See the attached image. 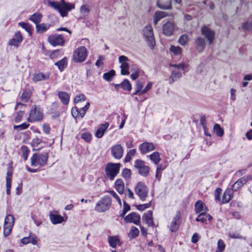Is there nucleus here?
<instances>
[{"label":"nucleus","instance_id":"nucleus-35","mask_svg":"<svg viewBox=\"0 0 252 252\" xmlns=\"http://www.w3.org/2000/svg\"><path fill=\"white\" fill-rule=\"evenodd\" d=\"M125 185L122 179H117L115 182V189L121 194L124 193Z\"/></svg>","mask_w":252,"mask_h":252},{"label":"nucleus","instance_id":"nucleus-16","mask_svg":"<svg viewBox=\"0 0 252 252\" xmlns=\"http://www.w3.org/2000/svg\"><path fill=\"white\" fill-rule=\"evenodd\" d=\"M180 219L181 213L177 211L169 226V229L172 232H176L178 229L180 224Z\"/></svg>","mask_w":252,"mask_h":252},{"label":"nucleus","instance_id":"nucleus-32","mask_svg":"<svg viewBox=\"0 0 252 252\" xmlns=\"http://www.w3.org/2000/svg\"><path fill=\"white\" fill-rule=\"evenodd\" d=\"M195 43L197 51L199 52H202L205 47V43L204 38L198 37L195 40Z\"/></svg>","mask_w":252,"mask_h":252},{"label":"nucleus","instance_id":"nucleus-41","mask_svg":"<svg viewBox=\"0 0 252 252\" xmlns=\"http://www.w3.org/2000/svg\"><path fill=\"white\" fill-rule=\"evenodd\" d=\"M115 75V72L114 70L105 73L103 75V79L107 81H110Z\"/></svg>","mask_w":252,"mask_h":252},{"label":"nucleus","instance_id":"nucleus-6","mask_svg":"<svg viewBox=\"0 0 252 252\" xmlns=\"http://www.w3.org/2000/svg\"><path fill=\"white\" fill-rule=\"evenodd\" d=\"M170 66L174 68L170 77V83H172L182 77L186 65L184 63H180L178 64H171Z\"/></svg>","mask_w":252,"mask_h":252},{"label":"nucleus","instance_id":"nucleus-55","mask_svg":"<svg viewBox=\"0 0 252 252\" xmlns=\"http://www.w3.org/2000/svg\"><path fill=\"white\" fill-rule=\"evenodd\" d=\"M188 41V36L186 34L181 35L179 39V42L182 45H185Z\"/></svg>","mask_w":252,"mask_h":252},{"label":"nucleus","instance_id":"nucleus-43","mask_svg":"<svg viewBox=\"0 0 252 252\" xmlns=\"http://www.w3.org/2000/svg\"><path fill=\"white\" fill-rule=\"evenodd\" d=\"M135 153V149H132L129 150L126 156V158H125V161L126 162H129L131 159V157L134 156Z\"/></svg>","mask_w":252,"mask_h":252},{"label":"nucleus","instance_id":"nucleus-40","mask_svg":"<svg viewBox=\"0 0 252 252\" xmlns=\"http://www.w3.org/2000/svg\"><path fill=\"white\" fill-rule=\"evenodd\" d=\"M19 25L29 33L30 36L32 35V29L31 25L24 22H20Z\"/></svg>","mask_w":252,"mask_h":252},{"label":"nucleus","instance_id":"nucleus-48","mask_svg":"<svg viewBox=\"0 0 252 252\" xmlns=\"http://www.w3.org/2000/svg\"><path fill=\"white\" fill-rule=\"evenodd\" d=\"M81 137L87 142H90L92 139V135L90 132H84L82 133Z\"/></svg>","mask_w":252,"mask_h":252},{"label":"nucleus","instance_id":"nucleus-25","mask_svg":"<svg viewBox=\"0 0 252 252\" xmlns=\"http://www.w3.org/2000/svg\"><path fill=\"white\" fill-rule=\"evenodd\" d=\"M51 27L50 24L39 23L35 26L36 32L37 33L41 34L45 32Z\"/></svg>","mask_w":252,"mask_h":252},{"label":"nucleus","instance_id":"nucleus-19","mask_svg":"<svg viewBox=\"0 0 252 252\" xmlns=\"http://www.w3.org/2000/svg\"><path fill=\"white\" fill-rule=\"evenodd\" d=\"M155 146L153 143L145 142L139 146V150L142 154H146L154 150Z\"/></svg>","mask_w":252,"mask_h":252},{"label":"nucleus","instance_id":"nucleus-51","mask_svg":"<svg viewBox=\"0 0 252 252\" xmlns=\"http://www.w3.org/2000/svg\"><path fill=\"white\" fill-rule=\"evenodd\" d=\"M231 199V196L229 191H225L222 196V202L223 203H227Z\"/></svg>","mask_w":252,"mask_h":252},{"label":"nucleus","instance_id":"nucleus-53","mask_svg":"<svg viewBox=\"0 0 252 252\" xmlns=\"http://www.w3.org/2000/svg\"><path fill=\"white\" fill-rule=\"evenodd\" d=\"M21 149L23 154V157L25 160H26L28 157L29 155V150L28 147L26 146H22L21 148Z\"/></svg>","mask_w":252,"mask_h":252},{"label":"nucleus","instance_id":"nucleus-60","mask_svg":"<svg viewBox=\"0 0 252 252\" xmlns=\"http://www.w3.org/2000/svg\"><path fill=\"white\" fill-rule=\"evenodd\" d=\"M108 192L117 200L119 204L121 206L122 203L119 195L113 190L109 191Z\"/></svg>","mask_w":252,"mask_h":252},{"label":"nucleus","instance_id":"nucleus-26","mask_svg":"<svg viewBox=\"0 0 252 252\" xmlns=\"http://www.w3.org/2000/svg\"><path fill=\"white\" fill-rule=\"evenodd\" d=\"M212 219V217L206 212L200 213L196 219V221H201L203 223H207V220H210Z\"/></svg>","mask_w":252,"mask_h":252},{"label":"nucleus","instance_id":"nucleus-46","mask_svg":"<svg viewBox=\"0 0 252 252\" xmlns=\"http://www.w3.org/2000/svg\"><path fill=\"white\" fill-rule=\"evenodd\" d=\"M225 248V245L224 243L222 240L220 239L218 242L217 249L216 252H222L224 250Z\"/></svg>","mask_w":252,"mask_h":252},{"label":"nucleus","instance_id":"nucleus-59","mask_svg":"<svg viewBox=\"0 0 252 252\" xmlns=\"http://www.w3.org/2000/svg\"><path fill=\"white\" fill-rule=\"evenodd\" d=\"M122 176L125 179H128L131 176L130 170L125 168L122 171Z\"/></svg>","mask_w":252,"mask_h":252},{"label":"nucleus","instance_id":"nucleus-33","mask_svg":"<svg viewBox=\"0 0 252 252\" xmlns=\"http://www.w3.org/2000/svg\"><path fill=\"white\" fill-rule=\"evenodd\" d=\"M49 78V75L44 74L42 73H38L33 74L32 80L34 82H38L42 80H47Z\"/></svg>","mask_w":252,"mask_h":252},{"label":"nucleus","instance_id":"nucleus-39","mask_svg":"<svg viewBox=\"0 0 252 252\" xmlns=\"http://www.w3.org/2000/svg\"><path fill=\"white\" fill-rule=\"evenodd\" d=\"M139 233V230L136 227L132 226L128 233V237L130 239H134L138 236Z\"/></svg>","mask_w":252,"mask_h":252},{"label":"nucleus","instance_id":"nucleus-64","mask_svg":"<svg viewBox=\"0 0 252 252\" xmlns=\"http://www.w3.org/2000/svg\"><path fill=\"white\" fill-rule=\"evenodd\" d=\"M152 85L153 83L152 82H149L145 88L139 93V94H144L149 91L151 89Z\"/></svg>","mask_w":252,"mask_h":252},{"label":"nucleus","instance_id":"nucleus-21","mask_svg":"<svg viewBox=\"0 0 252 252\" xmlns=\"http://www.w3.org/2000/svg\"><path fill=\"white\" fill-rule=\"evenodd\" d=\"M109 124L108 123L106 122L104 124H101L99 125L97 129L95 131V136L98 138H101L104 134L105 131L107 129Z\"/></svg>","mask_w":252,"mask_h":252},{"label":"nucleus","instance_id":"nucleus-37","mask_svg":"<svg viewBox=\"0 0 252 252\" xmlns=\"http://www.w3.org/2000/svg\"><path fill=\"white\" fill-rule=\"evenodd\" d=\"M213 131L214 133L218 137H221L224 134V130L219 124H215L214 126Z\"/></svg>","mask_w":252,"mask_h":252},{"label":"nucleus","instance_id":"nucleus-45","mask_svg":"<svg viewBox=\"0 0 252 252\" xmlns=\"http://www.w3.org/2000/svg\"><path fill=\"white\" fill-rule=\"evenodd\" d=\"M90 106V102H88L86 104L79 110L80 117L83 118L85 115L86 112L89 109Z\"/></svg>","mask_w":252,"mask_h":252},{"label":"nucleus","instance_id":"nucleus-52","mask_svg":"<svg viewBox=\"0 0 252 252\" xmlns=\"http://www.w3.org/2000/svg\"><path fill=\"white\" fill-rule=\"evenodd\" d=\"M29 126L30 125L29 124L24 123L19 125L14 126L13 127L14 129L22 130L28 128Z\"/></svg>","mask_w":252,"mask_h":252},{"label":"nucleus","instance_id":"nucleus-23","mask_svg":"<svg viewBox=\"0 0 252 252\" xmlns=\"http://www.w3.org/2000/svg\"><path fill=\"white\" fill-rule=\"evenodd\" d=\"M157 6L161 9L170 10L172 9L171 0H159L157 1Z\"/></svg>","mask_w":252,"mask_h":252},{"label":"nucleus","instance_id":"nucleus-57","mask_svg":"<svg viewBox=\"0 0 252 252\" xmlns=\"http://www.w3.org/2000/svg\"><path fill=\"white\" fill-rule=\"evenodd\" d=\"M143 87V83L139 81H137L135 86V92L134 94H138L139 92H141L142 90V89Z\"/></svg>","mask_w":252,"mask_h":252},{"label":"nucleus","instance_id":"nucleus-10","mask_svg":"<svg viewBox=\"0 0 252 252\" xmlns=\"http://www.w3.org/2000/svg\"><path fill=\"white\" fill-rule=\"evenodd\" d=\"M134 167L138 170L139 173L144 177L148 176L149 172V167L145 165L144 161L140 159H136L134 161Z\"/></svg>","mask_w":252,"mask_h":252},{"label":"nucleus","instance_id":"nucleus-7","mask_svg":"<svg viewBox=\"0 0 252 252\" xmlns=\"http://www.w3.org/2000/svg\"><path fill=\"white\" fill-rule=\"evenodd\" d=\"M87 55L86 48L85 46H80L74 51L73 60L75 63H82L85 60Z\"/></svg>","mask_w":252,"mask_h":252},{"label":"nucleus","instance_id":"nucleus-5","mask_svg":"<svg viewBox=\"0 0 252 252\" xmlns=\"http://www.w3.org/2000/svg\"><path fill=\"white\" fill-rule=\"evenodd\" d=\"M111 202V197L108 195H105L96 203L95 209L98 212H105L110 207Z\"/></svg>","mask_w":252,"mask_h":252},{"label":"nucleus","instance_id":"nucleus-31","mask_svg":"<svg viewBox=\"0 0 252 252\" xmlns=\"http://www.w3.org/2000/svg\"><path fill=\"white\" fill-rule=\"evenodd\" d=\"M108 241L110 246L113 248L120 245V240L118 236L108 237Z\"/></svg>","mask_w":252,"mask_h":252},{"label":"nucleus","instance_id":"nucleus-17","mask_svg":"<svg viewBox=\"0 0 252 252\" xmlns=\"http://www.w3.org/2000/svg\"><path fill=\"white\" fill-rule=\"evenodd\" d=\"M125 221L126 223H133L138 225L140 222V216L136 213H131L125 218Z\"/></svg>","mask_w":252,"mask_h":252},{"label":"nucleus","instance_id":"nucleus-11","mask_svg":"<svg viewBox=\"0 0 252 252\" xmlns=\"http://www.w3.org/2000/svg\"><path fill=\"white\" fill-rule=\"evenodd\" d=\"M42 113L40 108H37L36 105H34L30 113L29 117L28 118L29 122L40 121L42 119Z\"/></svg>","mask_w":252,"mask_h":252},{"label":"nucleus","instance_id":"nucleus-3","mask_svg":"<svg viewBox=\"0 0 252 252\" xmlns=\"http://www.w3.org/2000/svg\"><path fill=\"white\" fill-rule=\"evenodd\" d=\"M48 154L44 153L40 154H34L31 158V165L32 166H43L47 162Z\"/></svg>","mask_w":252,"mask_h":252},{"label":"nucleus","instance_id":"nucleus-12","mask_svg":"<svg viewBox=\"0 0 252 252\" xmlns=\"http://www.w3.org/2000/svg\"><path fill=\"white\" fill-rule=\"evenodd\" d=\"M47 41L53 46H63L64 44L65 39L62 34H55L50 35Z\"/></svg>","mask_w":252,"mask_h":252},{"label":"nucleus","instance_id":"nucleus-36","mask_svg":"<svg viewBox=\"0 0 252 252\" xmlns=\"http://www.w3.org/2000/svg\"><path fill=\"white\" fill-rule=\"evenodd\" d=\"M149 157L150 160L156 165H158L161 160L160 154L158 152H154L150 155Z\"/></svg>","mask_w":252,"mask_h":252},{"label":"nucleus","instance_id":"nucleus-56","mask_svg":"<svg viewBox=\"0 0 252 252\" xmlns=\"http://www.w3.org/2000/svg\"><path fill=\"white\" fill-rule=\"evenodd\" d=\"M130 206L126 203V201H124V209L122 213L120 214V216L124 217L126 213L130 210Z\"/></svg>","mask_w":252,"mask_h":252},{"label":"nucleus","instance_id":"nucleus-29","mask_svg":"<svg viewBox=\"0 0 252 252\" xmlns=\"http://www.w3.org/2000/svg\"><path fill=\"white\" fill-rule=\"evenodd\" d=\"M42 14L39 12H36L29 17V20L35 24V26L40 23L42 20Z\"/></svg>","mask_w":252,"mask_h":252},{"label":"nucleus","instance_id":"nucleus-1","mask_svg":"<svg viewBox=\"0 0 252 252\" xmlns=\"http://www.w3.org/2000/svg\"><path fill=\"white\" fill-rule=\"evenodd\" d=\"M48 4L52 7L58 10L61 16L63 17L66 16L68 12L75 8L73 4L66 2L64 0H61L60 1H49Z\"/></svg>","mask_w":252,"mask_h":252},{"label":"nucleus","instance_id":"nucleus-61","mask_svg":"<svg viewBox=\"0 0 252 252\" xmlns=\"http://www.w3.org/2000/svg\"><path fill=\"white\" fill-rule=\"evenodd\" d=\"M151 206V202H150L148 203L141 204V205H138L136 206V208L138 210L140 211H143L145 209L148 208Z\"/></svg>","mask_w":252,"mask_h":252},{"label":"nucleus","instance_id":"nucleus-54","mask_svg":"<svg viewBox=\"0 0 252 252\" xmlns=\"http://www.w3.org/2000/svg\"><path fill=\"white\" fill-rule=\"evenodd\" d=\"M242 28L246 31H252V20L247 21L243 24Z\"/></svg>","mask_w":252,"mask_h":252},{"label":"nucleus","instance_id":"nucleus-47","mask_svg":"<svg viewBox=\"0 0 252 252\" xmlns=\"http://www.w3.org/2000/svg\"><path fill=\"white\" fill-rule=\"evenodd\" d=\"M170 51L173 52L174 55H180L182 52V49L179 46H175L172 45L170 47Z\"/></svg>","mask_w":252,"mask_h":252},{"label":"nucleus","instance_id":"nucleus-8","mask_svg":"<svg viewBox=\"0 0 252 252\" xmlns=\"http://www.w3.org/2000/svg\"><path fill=\"white\" fill-rule=\"evenodd\" d=\"M135 192L141 201L146 200L148 196V189L144 183L139 182L135 188Z\"/></svg>","mask_w":252,"mask_h":252},{"label":"nucleus","instance_id":"nucleus-13","mask_svg":"<svg viewBox=\"0 0 252 252\" xmlns=\"http://www.w3.org/2000/svg\"><path fill=\"white\" fill-rule=\"evenodd\" d=\"M128 61V58L125 56H120L119 57V61L121 63V72L122 75H128L129 74Z\"/></svg>","mask_w":252,"mask_h":252},{"label":"nucleus","instance_id":"nucleus-58","mask_svg":"<svg viewBox=\"0 0 252 252\" xmlns=\"http://www.w3.org/2000/svg\"><path fill=\"white\" fill-rule=\"evenodd\" d=\"M24 114V112L23 111L18 112L15 118V122L19 123L22 120Z\"/></svg>","mask_w":252,"mask_h":252},{"label":"nucleus","instance_id":"nucleus-15","mask_svg":"<svg viewBox=\"0 0 252 252\" xmlns=\"http://www.w3.org/2000/svg\"><path fill=\"white\" fill-rule=\"evenodd\" d=\"M163 33L166 36L173 34L175 31V24L173 22L168 21L162 26Z\"/></svg>","mask_w":252,"mask_h":252},{"label":"nucleus","instance_id":"nucleus-20","mask_svg":"<svg viewBox=\"0 0 252 252\" xmlns=\"http://www.w3.org/2000/svg\"><path fill=\"white\" fill-rule=\"evenodd\" d=\"M251 179L250 177H242L236 181L232 186L231 189L233 191H237L246 184L248 181Z\"/></svg>","mask_w":252,"mask_h":252},{"label":"nucleus","instance_id":"nucleus-34","mask_svg":"<svg viewBox=\"0 0 252 252\" xmlns=\"http://www.w3.org/2000/svg\"><path fill=\"white\" fill-rule=\"evenodd\" d=\"M58 96L63 104H67L69 101V94L64 92L60 91L58 93Z\"/></svg>","mask_w":252,"mask_h":252},{"label":"nucleus","instance_id":"nucleus-2","mask_svg":"<svg viewBox=\"0 0 252 252\" xmlns=\"http://www.w3.org/2000/svg\"><path fill=\"white\" fill-rule=\"evenodd\" d=\"M121 164L119 163H108L105 168L106 176L108 179L113 180L119 172Z\"/></svg>","mask_w":252,"mask_h":252},{"label":"nucleus","instance_id":"nucleus-4","mask_svg":"<svg viewBox=\"0 0 252 252\" xmlns=\"http://www.w3.org/2000/svg\"><path fill=\"white\" fill-rule=\"evenodd\" d=\"M143 32L144 37L149 47L153 49L155 47L156 42L152 26L150 25L146 26L144 28Z\"/></svg>","mask_w":252,"mask_h":252},{"label":"nucleus","instance_id":"nucleus-62","mask_svg":"<svg viewBox=\"0 0 252 252\" xmlns=\"http://www.w3.org/2000/svg\"><path fill=\"white\" fill-rule=\"evenodd\" d=\"M71 114H72V116L74 118H77L78 117H79V116L80 117L79 110H78L77 107H72V108L71 109Z\"/></svg>","mask_w":252,"mask_h":252},{"label":"nucleus","instance_id":"nucleus-44","mask_svg":"<svg viewBox=\"0 0 252 252\" xmlns=\"http://www.w3.org/2000/svg\"><path fill=\"white\" fill-rule=\"evenodd\" d=\"M31 96V94L29 92L24 91L21 96V99L24 102H27L28 101Z\"/></svg>","mask_w":252,"mask_h":252},{"label":"nucleus","instance_id":"nucleus-30","mask_svg":"<svg viewBox=\"0 0 252 252\" xmlns=\"http://www.w3.org/2000/svg\"><path fill=\"white\" fill-rule=\"evenodd\" d=\"M195 210L196 213L206 212L208 211L207 208L201 201H197L195 204Z\"/></svg>","mask_w":252,"mask_h":252},{"label":"nucleus","instance_id":"nucleus-14","mask_svg":"<svg viewBox=\"0 0 252 252\" xmlns=\"http://www.w3.org/2000/svg\"><path fill=\"white\" fill-rule=\"evenodd\" d=\"M111 153L113 157L117 159H121L123 156L124 150L122 146L120 144H116L112 147Z\"/></svg>","mask_w":252,"mask_h":252},{"label":"nucleus","instance_id":"nucleus-9","mask_svg":"<svg viewBox=\"0 0 252 252\" xmlns=\"http://www.w3.org/2000/svg\"><path fill=\"white\" fill-rule=\"evenodd\" d=\"M14 223V218L11 215L6 216L3 225V235L6 237L10 233Z\"/></svg>","mask_w":252,"mask_h":252},{"label":"nucleus","instance_id":"nucleus-50","mask_svg":"<svg viewBox=\"0 0 252 252\" xmlns=\"http://www.w3.org/2000/svg\"><path fill=\"white\" fill-rule=\"evenodd\" d=\"M80 12L83 16H86L88 15L90 9L88 5H82L80 8Z\"/></svg>","mask_w":252,"mask_h":252},{"label":"nucleus","instance_id":"nucleus-38","mask_svg":"<svg viewBox=\"0 0 252 252\" xmlns=\"http://www.w3.org/2000/svg\"><path fill=\"white\" fill-rule=\"evenodd\" d=\"M67 61L65 58L55 63V65L58 66L60 71H63L67 65Z\"/></svg>","mask_w":252,"mask_h":252},{"label":"nucleus","instance_id":"nucleus-63","mask_svg":"<svg viewBox=\"0 0 252 252\" xmlns=\"http://www.w3.org/2000/svg\"><path fill=\"white\" fill-rule=\"evenodd\" d=\"M42 142L41 139L36 137L32 139V144L33 147H37Z\"/></svg>","mask_w":252,"mask_h":252},{"label":"nucleus","instance_id":"nucleus-42","mask_svg":"<svg viewBox=\"0 0 252 252\" xmlns=\"http://www.w3.org/2000/svg\"><path fill=\"white\" fill-rule=\"evenodd\" d=\"M121 87L125 91H129L131 89V86L129 81L125 79L120 84Z\"/></svg>","mask_w":252,"mask_h":252},{"label":"nucleus","instance_id":"nucleus-28","mask_svg":"<svg viewBox=\"0 0 252 252\" xmlns=\"http://www.w3.org/2000/svg\"><path fill=\"white\" fill-rule=\"evenodd\" d=\"M168 16L167 13L164 11H157L155 13L153 20L155 25L158 24V22L162 18H165Z\"/></svg>","mask_w":252,"mask_h":252},{"label":"nucleus","instance_id":"nucleus-22","mask_svg":"<svg viewBox=\"0 0 252 252\" xmlns=\"http://www.w3.org/2000/svg\"><path fill=\"white\" fill-rule=\"evenodd\" d=\"M39 241L38 238L34 234L30 235L28 237H25L21 240V242L24 245L32 244L33 245H37Z\"/></svg>","mask_w":252,"mask_h":252},{"label":"nucleus","instance_id":"nucleus-27","mask_svg":"<svg viewBox=\"0 0 252 252\" xmlns=\"http://www.w3.org/2000/svg\"><path fill=\"white\" fill-rule=\"evenodd\" d=\"M49 219L51 222L54 224L61 223L62 222L65 221L63 217L59 215L50 214L49 215Z\"/></svg>","mask_w":252,"mask_h":252},{"label":"nucleus","instance_id":"nucleus-49","mask_svg":"<svg viewBox=\"0 0 252 252\" xmlns=\"http://www.w3.org/2000/svg\"><path fill=\"white\" fill-rule=\"evenodd\" d=\"M86 99V97L83 94L77 95L74 98V103H78L79 102L84 101Z\"/></svg>","mask_w":252,"mask_h":252},{"label":"nucleus","instance_id":"nucleus-24","mask_svg":"<svg viewBox=\"0 0 252 252\" xmlns=\"http://www.w3.org/2000/svg\"><path fill=\"white\" fill-rule=\"evenodd\" d=\"M142 220L149 226H154V223L152 217V211H148L146 213L144 214L142 217Z\"/></svg>","mask_w":252,"mask_h":252},{"label":"nucleus","instance_id":"nucleus-18","mask_svg":"<svg viewBox=\"0 0 252 252\" xmlns=\"http://www.w3.org/2000/svg\"><path fill=\"white\" fill-rule=\"evenodd\" d=\"M201 32L202 35L206 38L209 44H211L215 38V32L206 26H204L201 29Z\"/></svg>","mask_w":252,"mask_h":252}]
</instances>
